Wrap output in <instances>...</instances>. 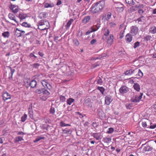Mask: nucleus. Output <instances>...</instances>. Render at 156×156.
Returning a JSON list of instances; mask_svg holds the SVG:
<instances>
[{
  "label": "nucleus",
  "mask_w": 156,
  "mask_h": 156,
  "mask_svg": "<svg viewBox=\"0 0 156 156\" xmlns=\"http://www.w3.org/2000/svg\"><path fill=\"white\" fill-rule=\"evenodd\" d=\"M139 6H137V5H135L134 6H132L131 8H130V10L132 11H136L137 10V9L139 8Z\"/></svg>",
  "instance_id": "46"
},
{
  "label": "nucleus",
  "mask_w": 156,
  "mask_h": 156,
  "mask_svg": "<svg viewBox=\"0 0 156 156\" xmlns=\"http://www.w3.org/2000/svg\"><path fill=\"white\" fill-rule=\"evenodd\" d=\"M126 3L129 5H134V2L133 0H126Z\"/></svg>",
  "instance_id": "44"
},
{
  "label": "nucleus",
  "mask_w": 156,
  "mask_h": 156,
  "mask_svg": "<svg viewBox=\"0 0 156 156\" xmlns=\"http://www.w3.org/2000/svg\"><path fill=\"white\" fill-rule=\"evenodd\" d=\"M2 97L3 100L6 101L8 99H10L11 98V96L8 92L5 91L2 94Z\"/></svg>",
  "instance_id": "8"
},
{
  "label": "nucleus",
  "mask_w": 156,
  "mask_h": 156,
  "mask_svg": "<svg viewBox=\"0 0 156 156\" xmlns=\"http://www.w3.org/2000/svg\"><path fill=\"white\" fill-rule=\"evenodd\" d=\"M111 140V138L107 137H104L103 138V141L105 143H109L110 142V141Z\"/></svg>",
  "instance_id": "28"
},
{
  "label": "nucleus",
  "mask_w": 156,
  "mask_h": 156,
  "mask_svg": "<svg viewBox=\"0 0 156 156\" xmlns=\"http://www.w3.org/2000/svg\"><path fill=\"white\" fill-rule=\"evenodd\" d=\"M149 32L152 34H155L156 33V27L155 26L152 27L150 28Z\"/></svg>",
  "instance_id": "26"
},
{
  "label": "nucleus",
  "mask_w": 156,
  "mask_h": 156,
  "mask_svg": "<svg viewBox=\"0 0 156 156\" xmlns=\"http://www.w3.org/2000/svg\"><path fill=\"white\" fill-rule=\"evenodd\" d=\"M92 126H93L94 127H97L98 126V123L94 122H93L92 124Z\"/></svg>",
  "instance_id": "58"
},
{
  "label": "nucleus",
  "mask_w": 156,
  "mask_h": 156,
  "mask_svg": "<svg viewBox=\"0 0 156 156\" xmlns=\"http://www.w3.org/2000/svg\"><path fill=\"white\" fill-rule=\"evenodd\" d=\"M43 89H37L36 90L35 92L38 94H40L42 92Z\"/></svg>",
  "instance_id": "52"
},
{
  "label": "nucleus",
  "mask_w": 156,
  "mask_h": 156,
  "mask_svg": "<svg viewBox=\"0 0 156 156\" xmlns=\"http://www.w3.org/2000/svg\"><path fill=\"white\" fill-rule=\"evenodd\" d=\"M60 126L61 127L70 126V125L68 124H66L63 121H61L60 123Z\"/></svg>",
  "instance_id": "42"
},
{
  "label": "nucleus",
  "mask_w": 156,
  "mask_h": 156,
  "mask_svg": "<svg viewBox=\"0 0 156 156\" xmlns=\"http://www.w3.org/2000/svg\"><path fill=\"white\" fill-rule=\"evenodd\" d=\"M18 17L21 20L25 19L27 17V16L26 14L21 12L19 14Z\"/></svg>",
  "instance_id": "18"
},
{
  "label": "nucleus",
  "mask_w": 156,
  "mask_h": 156,
  "mask_svg": "<svg viewBox=\"0 0 156 156\" xmlns=\"http://www.w3.org/2000/svg\"><path fill=\"white\" fill-rule=\"evenodd\" d=\"M133 87L134 89L137 91H140V87L139 84L138 83H135L134 84Z\"/></svg>",
  "instance_id": "23"
},
{
  "label": "nucleus",
  "mask_w": 156,
  "mask_h": 156,
  "mask_svg": "<svg viewBox=\"0 0 156 156\" xmlns=\"http://www.w3.org/2000/svg\"><path fill=\"white\" fill-rule=\"evenodd\" d=\"M104 1H100L93 4L90 8L91 11L92 13H96L101 11L104 7Z\"/></svg>",
  "instance_id": "1"
},
{
  "label": "nucleus",
  "mask_w": 156,
  "mask_h": 156,
  "mask_svg": "<svg viewBox=\"0 0 156 156\" xmlns=\"http://www.w3.org/2000/svg\"><path fill=\"white\" fill-rule=\"evenodd\" d=\"M90 17L89 16H86L82 20V22L84 23H86L90 20Z\"/></svg>",
  "instance_id": "29"
},
{
  "label": "nucleus",
  "mask_w": 156,
  "mask_h": 156,
  "mask_svg": "<svg viewBox=\"0 0 156 156\" xmlns=\"http://www.w3.org/2000/svg\"><path fill=\"white\" fill-rule=\"evenodd\" d=\"M134 70L132 69L127 70L125 72V74L126 75H131L134 73Z\"/></svg>",
  "instance_id": "30"
},
{
  "label": "nucleus",
  "mask_w": 156,
  "mask_h": 156,
  "mask_svg": "<svg viewBox=\"0 0 156 156\" xmlns=\"http://www.w3.org/2000/svg\"><path fill=\"white\" fill-rule=\"evenodd\" d=\"M123 6V5L119 2H115L114 5V7L116 10L119 12H121L123 11L124 9Z\"/></svg>",
  "instance_id": "3"
},
{
  "label": "nucleus",
  "mask_w": 156,
  "mask_h": 156,
  "mask_svg": "<svg viewBox=\"0 0 156 156\" xmlns=\"http://www.w3.org/2000/svg\"><path fill=\"white\" fill-rule=\"evenodd\" d=\"M38 29L41 30H44L48 28L49 27V22L45 20H42L38 23Z\"/></svg>",
  "instance_id": "2"
},
{
  "label": "nucleus",
  "mask_w": 156,
  "mask_h": 156,
  "mask_svg": "<svg viewBox=\"0 0 156 156\" xmlns=\"http://www.w3.org/2000/svg\"><path fill=\"white\" fill-rule=\"evenodd\" d=\"M126 106L127 109H130L131 107V105L130 104L127 103L126 104Z\"/></svg>",
  "instance_id": "57"
},
{
  "label": "nucleus",
  "mask_w": 156,
  "mask_h": 156,
  "mask_svg": "<svg viewBox=\"0 0 156 156\" xmlns=\"http://www.w3.org/2000/svg\"><path fill=\"white\" fill-rule=\"evenodd\" d=\"M113 35L112 34H111L107 38L106 42L108 44L110 45H111L113 44Z\"/></svg>",
  "instance_id": "9"
},
{
  "label": "nucleus",
  "mask_w": 156,
  "mask_h": 156,
  "mask_svg": "<svg viewBox=\"0 0 156 156\" xmlns=\"http://www.w3.org/2000/svg\"><path fill=\"white\" fill-rule=\"evenodd\" d=\"M111 13H108L107 14V17L106 18V19L108 20H109L111 17Z\"/></svg>",
  "instance_id": "56"
},
{
  "label": "nucleus",
  "mask_w": 156,
  "mask_h": 156,
  "mask_svg": "<svg viewBox=\"0 0 156 156\" xmlns=\"http://www.w3.org/2000/svg\"><path fill=\"white\" fill-rule=\"evenodd\" d=\"M84 103L89 107L91 108L92 106L93 103L90 98L85 99L84 100Z\"/></svg>",
  "instance_id": "10"
},
{
  "label": "nucleus",
  "mask_w": 156,
  "mask_h": 156,
  "mask_svg": "<svg viewBox=\"0 0 156 156\" xmlns=\"http://www.w3.org/2000/svg\"><path fill=\"white\" fill-rule=\"evenodd\" d=\"M2 35L4 38H8L9 36V31L4 32L2 33Z\"/></svg>",
  "instance_id": "27"
},
{
  "label": "nucleus",
  "mask_w": 156,
  "mask_h": 156,
  "mask_svg": "<svg viewBox=\"0 0 156 156\" xmlns=\"http://www.w3.org/2000/svg\"><path fill=\"white\" fill-rule=\"evenodd\" d=\"M63 134L66 135H68L70 134L71 133V131L69 129H65L62 130Z\"/></svg>",
  "instance_id": "25"
},
{
  "label": "nucleus",
  "mask_w": 156,
  "mask_h": 156,
  "mask_svg": "<svg viewBox=\"0 0 156 156\" xmlns=\"http://www.w3.org/2000/svg\"><path fill=\"white\" fill-rule=\"evenodd\" d=\"M112 101L111 96L110 95H107L105 97V103L107 105H109Z\"/></svg>",
  "instance_id": "11"
},
{
  "label": "nucleus",
  "mask_w": 156,
  "mask_h": 156,
  "mask_svg": "<svg viewBox=\"0 0 156 156\" xmlns=\"http://www.w3.org/2000/svg\"><path fill=\"white\" fill-rule=\"evenodd\" d=\"M41 83L44 87H46L48 89L50 90L52 89L51 86L48 83V80H43L41 81Z\"/></svg>",
  "instance_id": "4"
},
{
  "label": "nucleus",
  "mask_w": 156,
  "mask_h": 156,
  "mask_svg": "<svg viewBox=\"0 0 156 156\" xmlns=\"http://www.w3.org/2000/svg\"><path fill=\"white\" fill-rule=\"evenodd\" d=\"M98 115L100 119H102L105 117V115L104 112L101 109H98Z\"/></svg>",
  "instance_id": "13"
},
{
  "label": "nucleus",
  "mask_w": 156,
  "mask_h": 156,
  "mask_svg": "<svg viewBox=\"0 0 156 156\" xmlns=\"http://www.w3.org/2000/svg\"><path fill=\"white\" fill-rule=\"evenodd\" d=\"M22 25L23 26L25 27H30V24H28L27 22H24L22 23Z\"/></svg>",
  "instance_id": "43"
},
{
  "label": "nucleus",
  "mask_w": 156,
  "mask_h": 156,
  "mask_svg": "<svg viewBox=\"0 0 156 156\" xmlns=\"http://www.w3.org/2000/svg\"><path fill=\"white\" fill-rule=\"evenodd\" d=\"M136 77H132L128 79V82L131 84L133 83L134 82V79H135Z\"/></svg>",
  "instance_id": "48"
},
{
  "label": "nucleus",
  "mask_w": 156,
  "mask_h": 156,
  "mask_svg": "<svg viewBox=\"0 0 156 156\" xmlns=\"http://www.w3.org/2000/svg\"><path fill=\"white\" fill-rule=\"evenodd\" d=\"M44 139V137H42L41 136H38L36 138V139L34 140V143H36L40 140H41V139Z\"/></svg>",
  "instance_id": "32"
},
{
  "label": "nucleus",
  "mask_w": 156,
  "mask_h": 156,
  "mask_svg": "<svg viewBox=\"0 0 156 156\" xmlns=\"http://www.w3.org/2000/svg\"><path fill=\"white\" fill-rule=\"evenodd\" d=\"M100 91L102 94H103V93L105 90V89L103 87H98L97 88Z\"/></svg>",
  "instance_id": "45"
},
{
  "label": "nucleus",
  "mask_w": 156,
  "mask_h": 156,
  "mask_svg": "<svg viewBox=\"0 0 156 156\" xmlns=\"http://www.w3.org/2000/svg\"><path fill=\"white\" fill-rule=\"evenodd\" d=\"M119 92L122 94L126 93L129 91V89L127 87L123 86L120 88L119 90Z\"/></svg>",
  "instance_id": "7"
},
{
  "label": "nucleus",
  "mask_w": 156,
  "mask_h": 156,
  "mask_svg": "<svg viewBox=\"0 0 156 156\" xmlns=\"http://www.w3.org/2000/svg\"><path fill=\"white\" fill-rule=\"evenodd\" d=\"M145 20V18L143 16H141L137 20L138 21V23L140 24H144V23Z\"/></svg>",
  "instance_id": "15"
},
{
  "label": "nucleus",
  "mask_w": 156,
  "mask_h": 156,
  "mask_svg": "<svg viewBox=\"0 0 156 156\" xmlns=\"http://www.w3.org/2000/svg\"><path fill=\"white\" fill-rule=\"evenodd\" d=\"M143 95V94L142 93H140L139 95H137L134 96L133 98L132 101L133 102L136 103L139 102L141 99Z\"/></svg>",
  "instance_id": "6"
},
{
  "label": "nucleus",
  "mask_w": 156,
  "mask_h": 156,
  "mask_svg": "<svg viewBox=\"0 0 156 156\" xmlns=\"http://www.w3.org/2000/svg\"><path fill=\"white\" fill-rule=\"evenodd\" d=\"M50 112L52 114H53L55 112V110L54 108H51L50 110Z\"/></svg>",
  "instance_id": "61"
},
{
  "label": "nucleus",
  "mask_w": 156,
  "mask_h": 156,
  "mask_svg": "<svg viewBox=\"0 0 156 156\" xmlns=\"http://www.w3.org/2000/svg\"><path fill=\"white\" fill-rule=\"evenodd\" d=\"M23 140V137L18 136L16 137L14 140L15 142H17Z\"/></svg>",
  "instance_id": "22"
},
{
  "label": "nucleus",
  "mask_w": 156,
  "mask_h": 156,
  "mask_svg": "<svg viewBox=\"0 0 156 156\" xmlns=\"http://www.w3.org/2000/svg\"><path fill=\"white\" fill-rule=\"evenodd\" d=\"M114 129L112 127L109 128L107 131V133L108 134H111L113 132Z\"/></svg>",
  "instance_id": "40"
},
{
  "label": "nucleus",
  "mask_w": 156,
  "mask_h": 156,
  "mask_svg": "<svg viewBox=\"0 0 156 156\" xmlns=\"http://www.w3.org/2000/svg\"><path fill=\"white\" fill-rule=\"evenodd\" d=\"M126 29V27L124 29V30H125ZM125 32V30H122L120 31L119 34V38L122 39L123 37H124V33Z\"/></svg>",
  "instance_id": "39"
},
{
  "label": "nucleus",
  "mask_w": 156,
  "mask_h": 156,
  "mask_svg": "<svg viewBox=\"0 0 156 156\" xmlns=\"http://www.w3.org/2000/svg\"><path fill=\"white\" fill-rule=\"evenodd\" d=\"M53 6V4H50L48 3H45L44 4V7L45 8H48L49 7H52Z\"/></svg>",
  "instance_id": "38"
},
{
  "label": "nucleus",
  "mask_w": 156,
  "mask_h": 156,
  "mask_svg": "<svg viewBox=\"0 0 156 156\" xmlns=\"http://www.w3.org/2000/svg\"><path fill=\"white\" fill-rule=\"evenodd\" d=\"M103 83V81L102 80L101 78L100 77H99L97 79V83L100 85H101Z\"/></svg>",
  "instance_id": "50"
},
{
  "label": "nucleus",
  "mask_w": 156,
  "mask_h": 156,
  "mask_svg": "<svg viewBox=\"0 0 156 156\" xmlns=\"http://www.w3.org/2000/svg\"><path fill=\"white\" fill-rule=\"evenodd\" d=\"M110 31L107 28H105L103 30L104 35L106 36H108L109 34Z\"/></svg>",
  "instance_id": "24"
},
{
  "label": "nucleus",
  "mask_w": 156,
  "mask_h": 156,
  "mask_svg": "<svg viewBox=\"0 0 156 156\" xmlns=\"http://www.w3.org/2000/svg\"><path fill=\"white\" fill-rule=\"evenodd\" d=\"M82 35V31H79L77 34V36L78 37H80Z\"/></svg>",
  "instance_id": "60"
},
{
  "label": "nucleus",
  "mask_w": 156,
  "mask_h": 156,
  "mask_svg": "<svg viewBox=\"0 0 156 156\" xmlns=\"http://www.w3.org/2000/svg\"><path fill=\"white\" fill-rule=\"evenodd\" d=\"M110 26L111 27H114L115 25V24L113 22H111L109 23Z\"/></svg>",
  "instance_id": "63"
},
{
  "label": "nucleus",
  "mask_w": 156,
  "mask_h": 156,
  "mask_svg": "<svg viewBox=\"0 0 156 156\" xmlns=\"http://www.w3.org/2000/svg\"><path fill=\"white\" fill-rule=\"evenodd\" d=\"M73 19H70V20L67 22V24L66 25L65 27H66L67 28H68L70 26V25L72 24V22L73 21Z\"/></svg>",
  "instance_id": "34"
},
{
  "label": "nucleus",
  "mask_w": 156,
  "mask_h": 156,
  "mask_svg": "<svg viewBox=\"0 0 156 156\" xmlns=\"http://www.w3.org/2000/svg\"><path fill=\"white\" fill-rule=\"evenodd\" d=\"M10 8L14 13L18 12L19 9L18 6L14 5H11L10 7Z\"/></svg>",
  "instance_id": "12"
},
{
  "label": "nucleus",
  "mask_w": 156,
  "mask_h": 156,
  "mask_svg": "<svg viewBox=\"0 0 156 156\" xmlns=\"http://www.w3.org/2000/svg\"><path fill=\"white\" fill-rule=\"evenodd\" d=\"M92 136L97 140H101L102 138V136L100 133H94L93 134Z\"/></svg>",
  "instance_id": "16"
},
{
  "label": "nucleus",
  "mask_w": 156,
  "mask_h": 156,
  "mask_svg": "<svg viewBox=\"0 0 156 156\" xmlns=\"http://www.w3.org/2000/svg\"><path fill=\"white\" fill-rule=\"evenodd\" d=\"M25 32L24 31L20 30L18 29L17 28L16 30L15 34L18 37H21L22 35H23Z\"/></svg>",
  "instance_id": "14"
},
{
  "label": "nucleus",
  "mask_w": 156,
  "mask_h": 156,
  "mask_svg": "<svg viewBox=\"0 0 156 156\" xmlns=\"http://www.w3.org/2000/svg\"><path fill=\"white\" fill-rule=\"evenodd\" d=\"M153 149L152 147L149 146H147L145 147L143 149V151L144 152L151 151Z\"/></svg>",
  "instance_id": "21"
},
{
  "label": "nucleus",
  "mask_w": 156,
  "mask_h": 156,
  "mask_svg": "<svg viewBox=\"0 0 156 156\" xmlns=\"http://www.w3.org/2000/svg\"><path fill=\"white\" fill-rule=\"evenodd\" d=\"M74 101V99L71 98H70L67 100V104L69 105H71L72 103Z\"/></svg>",
  "instance_id": "31"
},
{
  "label": "nucleus",
  "mask_w": 156,
  "mask_h": 156,
  "mask_svg": "<svg viewBox=\"0 0 156 156\" xmlns=\"http://www.w3.org/2000/svg\"><path fill=\"white\" fill-rule=\"evenodd\" d=\"M130 33L133 36L136 35L138 31V28L136 26H132L130 28Z\"/></svg>",
  "instance_id": "5"
},
{
  "label": "nucleus",
  "mask_w": 156,
  "mask_h": 156,
  "mask_svg": "<svg viewBox=\"0 0 156 156\" xmlns=\"http://www.w3.org/2000/svg\"><path fill=\"white\" fill-rule=\"evenodd\" d=\"M142 124L143 127L144 128H146L147 127V122H143L142 123Z\"/></svg>",
  "instance_id": "55"
},
{
  "label": "nucleus",
  "mask_w": 156,
  "mask_h": 156,
  "mask_svg": "<svg viewBox=\"0 0 156 156\" xmlns=\"http://www.w3.org/2000/svg\"><path fill=\"white\" fill-rule=\"evenodd\" d=\"M100 26L99 25H98L97 26H95V27L94 26L91 27V30L92 32H94L97 30L98 29H99L100 27Z\"/></svg>",
  "instance_id": "35"
},
{
  "label": "nucleus",
  "mask_w": 156,
  "mask_h": 156,
  "mask_svg": "<svg viewBox=\"0 0 156 156\" xmlns=\"http://www.w3.org/2000/svg\"><path fill=\"white\" fill-rule=\"evenodd\" d=\"M39 17H40L41 18H45L46 16V14L44 12H41L40 13L39 15Z\"/></svg>",
  "instance_id": "51"
},
{
  "label": "nucleus",
  "mask_w": 156,
  "mask_h": 156,
  "mask_svg": "<svg viewBox=\"0 0 156 156\" xmlns=\"http://www.w3.org/2000/svg\"><path fill=\"white\" fill-rule=\"evenodd\" d=\"M140 45V42L138 41H137L135 42L134 44V46L133 47L134 48H136L137 47H138Z\"/></svg>",
  "instance_id": "53"
},
{
  "label": "nucleus",
  "mask_w": 156,
  "mask_h": 156,
  "mask_svg": "<svg viewBox=\"0 0 156 156\" xmlns=\"http://www.w3.org/2000/svg\"><path fill=\"white\" fill-rule=\"evenodd\" d=\"M43 94L44 95H45L48 96L50 94V93L47 90H43L42 91Z\"/></svg>",
  "instance_id": "36"
},
{
  "label": "nucleus",
  "mask_w": 156,
  "mask_h": 156,
  "mask_svg": "<svg viewBox=\"0 0 156 156\" xmlns=\"http://www.w3.org/2000/svg\"><path fill=\"white\" fill-rule=\"evenodd\" d=\"M8 17L10 19L14 20L16 23H18V22L15 19V16L12 13H9L8 15Z\"/></svg>",
  "instance_id": "20"
},
{
  "label": "nucleus",
  "mask_w": 156,
  "mask_h": 156,
  "mask_svg": "<svg viewBox=\"0 0 156 156\" xmlns=\"http://www.w3.org/2000/svg\"><path fill=\"white\" fill-rule=\"evenodd\" d=\"M48 96L45 95H44L41 97V98L44 101H45L48 98Z\"/></svg>",
  "instance_id": "59"
},
{
  "label": "nucleus",
  "mask_w": 156,
  "mask_h": 156,
  "mask_svg": "<svg viewBox=\"0 0 156 156\" xmlns=\"http://www.w3.org/2000/svg\"><path fill=\"white\" fill-rule=\"evenodd\" d=\"M28 114L29 117L31 119H33V112L32 110L30 108L29 109Z\"/></svg>",
  "instance_id": "33"
},
{
  "label": "nucleus",
  "mask_w": 156,
  "mask_h": 156,
  "mask_svg": "<svg viewBox=\"0 0 156 156\" xmlns=\"http://www.w3.org/2000/svg\"><path fill=\"white\" fill-rule=\"evenodd\" d=\"M40 66L38 63H34L33 64V66L34 68H37Z\"/></svg>",
  "instance_id": "62"
},
{
  "label": "nucleus",
  "mask_w": 156,
  "mask_h": 156,
  "mask_svg": "<svg viewBox=\"0 0 156 156\" xmlns=\"http://www.w3.org/2000/svg\"><path fill=\"white\" fill-rule=\"evenodd\" d=\"M59 99L60 101H61L62 102H64L66 101V98L64 96L60 95L59 96Z\"/></svg>",
  "instance_id": "41"
},
{
  "label": "nucleus",
  "mask_w": 156,
  "mask_h": 156,
  "mask_svg": "<svg viewBox=\"0 0 156 156\" xmlns=\"http://www.w3.org/2000/svg\"><path fill=\"white\" fill-rule=\"evenodd\" d=\"M73 44L76 46H77L79 44V42L77 39H74L73 40Z\"/></svg>",
  "instance_id": "37"
},
{
  "label": "nucleus",
  "mask_w": 156,
  "mask_h": 156,
  "mask_svg": "<svg viewBox=\"0 0 156 156\" xmlns=\"http://www.w3.org/2000/svg\"><path fill=\"white\" fill-rule=\"evenodd\" d=\"M27 115L25 114L23 116L21 117V121L22 122H24L27 119Z\"/></svg>",
  "instance_id": "47"
},
{
  "label": "nucleus",
  "mask_w": 156,
  "mask_h": 156,
  "mask_svg": "<svg viewBox=\"0 0 156 156\" xmlns=\"http://www.w3.org/2000/svg\"><path fill=\"white\" fill-rule=\"evenodd\" d=\"M156 127V124H154L152 125H151L150 126V129H154Z\"/></svg>",
  "instance_id": "64"
},
{
  "label": "nucleus",
  "mask_w": 156,
  "mask_h": 156,
  "mask_svg": "<svg viewBox=\"0 0 156 156\" xmlns=\"http://www.w3.org/2000/svg\"><path fill=\"white\" fill-rule=\"evenodd\" d=\"M37 84V82L34 80H32L29 83L30 86L32 88H34L35 87Z\"/></svg>",
  "instance_id": "19"
},
{
  "label": "nucleus",
  "mask_w": 156,
  "mask_h": 156,
  "mask_svg": "<svg viewBox=\"0 0 156 156\" xmlns=\"http://www.w3.org/2000/svg\"><path fill=\"white\" fill-rule=\"evenodd\" d=\"M133 39V37L131 34L129 33L127 34L125 36V39L126 42H130L132 41Z\"/></svg>",
  "instance_id": "17"
},
{
  "label": "nucleus",
  "mask_w": 156,
  "mask_h": 156,
  "mask_svg": "<svg viewBox=\"0 0 156 156\" xmlns=\"http://www.w3.org/2000/svg\"><path fill=\"white\" fill-rule=\"evenodd\" d=\"M151 36L149 35H147L144 38V39L145 41H149L151 39Z\"/></svg>",
  "instance_id": "49"
},
{
  "label": "nucleus",
  "mask_w": 156,
  "mask_h": 156,
  "mask_svg": "<svg viewBox=\"0 0 156 156\" xmlns=\"http://www.w3.org/2000/svg\"><path fill=\"white\" fill-rule=\"evenodd\" d=\"M138 74L139 76L140 77H142L143 76V73L140 69H138Z\"/></svg>",
  "instance_id": "54"
}]
</instances>
